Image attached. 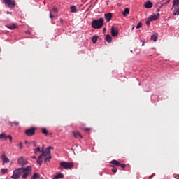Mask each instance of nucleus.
Here are the masks:
<instances>
[{
    "label": "nucleus",
    "instance_id": "obj_1",
    "mask_svg": "<svg viewBox=\"0 0 179 179\" xmlns=\"http://www.w3.org/2000/svg\"><path fill=\"white\" fill-rule=\"evenodd\" d=\"M32 168L31 166H28L27 167L17 168L13 171V173L10 178L12 179H19L22 176V179H27V177L31 176Z\"/></svg>",
    "mask_w": 179,
    "mask_h": 179
},
{
    "label": "nucleus",
    "instance_id": "obj_2",
    "mask_svg": "<svg viewBox=\"0 0 179 179\" xmlns=\"http://www.w3.org/2000/svg\"><path fill=\"white\" fill-rule=\"evenodd\" d=\"M51 149H54L52 147H48L45 151L42 152V154L39 155L37 159V163L39 166L43 164V157H44L45 163L51 160Z\"/></svg>",
    "mask_w": 179,
    "mask_h": 179
},
{
    "label": "nucleus",
    "instance_id": "obj_3",
    "mask_svg": "<svg viewBox=\"0 0 179 179\" xmlns=\"http://www.w3.org/2000/svg\"><path fill=\"white\" fill-rule=\"evenodd\" d=\"M91 26L93 29H101L104 26V18H99L92 21Z\"/></svg>",
    "mask_w": 179,
    "mask_h": 179
},
{
    "label": "nucleus",
    "instance_id": "obj_4",
    "mask_svg": "<svg viewBox=\"0 0 179 179\" xmlns=\"http://www.w3.org/2000/svg\"><path fill=\"white\" fill-rule=\"evenodd\" d=\"M73 162H62L59 166V170H62V169H64V170H71V169L73 168Z\"/></svg>",
    "mask_w": 179,
    "mask_h": 179
},
{
    "label": "nucleus",
    "instance_id": "obj_5",
    "mask_svg": "<svg viewBox=\"0 0 179 179\" xmlns=\"http://www.w3.org/2000/svg\"><path fill=\"white\" fill-rule=\"evenodd\" d=\"M171 10H173V16H179V0H173Z\"/></svg>",
    "mask_w": 179,
    "mask_h": 179
},
{
    "label": "nucleus",
    "instance_id": "obj_6",
    "mask_svg": "<svg viewBox=\"0 0 179 179\" xmlns=\"http://www.w3.org/2000/svg\"><path fill=\"white\" fill-rule=\"evenodd\" d=\"M3 3H5V5H7L8 8H10L11 9H15L16 7V3L15 1L12 0H2Z\"/></svg>",
    "mask_w": 179,
    "mask_h": 179
},
{
    "label": "nucleus",
    "instance_id": "obj_7",
    "mask_svg": "<svg viewBox=\"0 0 179 179\" xmlns=\"http://www.w3.org/2000/svg\"><path fill=\"white\" fill-rule=\"evenodd\" d=\"M36 134V128L31 127L25 131V134L27 136H33Z\"/></svg>",
    "mask_w": 179,
    "mask_h": 179
},
{
    "label": "nucleus",
    "instance_id": "obj_8",
    "mask_svg": "<svg viewBox=\"0 0 179 179\" xmlns=\"http://www.w3.org/2000/svg\"><path fill=\"white\" fill-rule=\"evenodd\" d=\"M17 163L18 164H20L21 166H26V164H27L29 163V162L27 161V159L21 157L20 158H18L17 159Z\"/></svg>",
    "mask_w": 179,
    "mask_h": 179
},
{
    "label": "nucleus",
    "instance_id": "obj_9",
    "mask_svg": "<svg viewBox=\"0 0 179 179\" xmlns=\"http://www.w3.org/2000/svg\"><path fill=\"white\" fill-rule=\"evenodd\" d=\"M104 18L106 20V23H109L110 20L113 19V13H105Z\"/></svg>",
    "mask_w": 179,
    "mask_h": 179
},
{
    "label": "nucleus",
    "instance_id": "obj_10",
    "mask_svg": "<svg viewBox=\"0 0 179 179\" xmlns=\"http://www.w3.org/2000/svg\"><path fill=\"white\" fill-rule=\"evenodd\" d=\"M111 35L113 37H117L118 36V29H115V27H113L111 28Z\"/></svg>",
    "mask_w": 179,
    "mask_h": 179
},
{
    "label": "nucleus",
    "instance_id": "obj_11",
    "mask_svg": "<svg viewBox=\"0 0 179 179\" xmlns=\"http://www.w3.org/2000/svg\"><path fill=\"white\" fill-rule=\"evenodd\" d=\"M144 8H145V9H150V8H153V3H152V1H146L144 3Z\"/></svg>",
    "mask_w": 179,
    "mask_h": 179
},
{
    "label": "nucleus",
    "instance_id": "obj_12",
    "mask_svg": "<svg viewBox=\"0 0 179 179\" xmlns=\"http://www.w3.org/2000/svg\"><path fill=\"white\" fill-rule=\"evenodd\" d=\"M160 16L159 13L155 14L153 15L150 16L148 18L153 22L154 20H157L159 19V17Z\"/></svg>",
    "mask_w": 179,
    "mask_h": 179
},
{
    "label": "nucleus",
    "instance_id": "obj_13",
    "mask_svg": "<svg viewBox=\"0 0 179 179\" xmlns=\"http://www.w3.org/2000/svg\"><path fill=\"white\" fill-rule=\"evenodd\" d=\"M6 27H7V29H10V30H15V29L17 28V25L15 24H10L8 25H6Z\"/></svg>",
    "mask_w": 179,
    "mask_h": 179
},
{
    "label": "nucleus",
    "instance_id": "obj_14",
    "mask_svg": "<svg viewBox=\"0 0 179 179\" xmlns=\"http://www.w3.org/2000/svg\"><path fill=\"white\" fill-rule=\"evenodd\" d=\"M1 160H3V163H9L10 162L9 158H8L5 154L1 155Z\"/></svg>",
    "mask_w": 179,
    "mask_h": 179
},
{
    "label": "nucleus",
    "instance_id": "obj_15",
    "mask_svg": "<svg viewBox=\"0 0 179 179\" xmlns=\"http://www.w3.org/2000/svg\"><path fill=\"white\" fill-rule=\"evenodd\" d=\"M106 41L107 43H111L113 42V38L111 37V35H107L106 37Z\"/></svg>",
    "mask_w": 179,
    "mask_h": 179
},
{
    "label": "nucleus",
    "instance_id": "obj_16",
    "mask_svg": "<svg viewBox=\"0 0 179 179\" xmlns=\"http://www.w3.org/2000/svg\"><path fill=\"white\" fill-rule=\"evenodd\" d=\"M72 134H73L74 138H83L82 135L79 132L72 131Z\"/></svg>",
    "mask_w": 179,
    "mask_h": 179
},
{
    "label": "nucleus",
    "instance_id": "obj_17",
    "mask_svg": "<svg viewBox=\"0 0 179 179\" xmlns=\"http://www.w3.org/2000/svg\"><path fill=\"white\" fill-rule=\"evenodd\" d=\"M59 178H64V174L62 173H59L57 175L54 176V179H59Z\"/></svg>",
    "mask_w": 179,
    "mask_h": 179
},
{
    "label": "nucleus",
    "instance_id": "obj_18",
    "mask_svg": "<svg viewBox=\"0 0 179 179\" xmlns=\"http://www.w3.org/2000/svg\"><path fill=\"white\" fill-rule=\"evenodd\" d=\"M122 15H123V16H127V15H129V8H126L124 9V10L122 12Z\"/></svg>",
    "mask_w": 179,
    "mask_h": 179
},
{
    "label": "nucleus",
    "instance_id": "obj_19",
    "mask_svg": "<svg viewBox=\"0 0 179 179\" xmlns=\"http://www.w3.org/2000/svg\"><path fill=\"white\" fill-rule=\"evenodd\" d=\"M72 13H76V12H78V8H76V7L75 6H71L70 8Z\"/></svg>",
    "mask_w": 179,
    "mask_h": 179
},
{
    "label": "nucleus",
    "instance_id": "obj_20",
    "mask_svg": "<svg viewBox=\"0 0 179 179\" xmlns=\"http://www.w3.org/2000/svg\"><path fill=\"white\" fill-rule=\"evenodd\" d=\"M8 124L10 127H14V125L17 127V125H19V122H9Z\"/></svg>",
    "mask_w": 179,
    "mask_h": 179
},
{
    "label": "nucleus",
    "instance_id": "obj_21",
    "mask_svg": "<svg viewBox=\"0 0 179 179\" xmlns=\"http://www.w3.org/2000/svg\"><path fill=\"white\" fill-rule=\"evenodd\" d=\"M97 38H99V36H94L92 38V41L94 44H96L97 43Z\"/></svg>",
    "mask_w": 179,
    "mask_h": 179
},
{
    "label": "nucleus",
    "instance_id": "obj_22",
    "mask_svg": "<svg viewBox=\"0 0 179 179\" xmlns=\"http://www.w3.org/2000/svg\"><path fill=\"white\" fill-rule=\"evenodd\" d=\"M111 164H114L115 166H120V162L115 159H113L110 162Z\"/></svg>",
    "mask_w": 179,
    "mask_h": 179
},
{
    "label": "nucleus",
    "instance_id": "obj_23",
    "mask_svg": "<svg viewBox=\"0 0 179 179\" xmlns=\"http://www.w3.org/2000/svg\"><path fill=\"white\" fill-rule=\"evenodd\" d=\"M0 139H8V136L5 133H2L0 134Z\"/></svg>",
    "mask_w": 179,
    "mask_h": 179
},
{
    "label": "nucleus",
    "instance_id": "obj_24",
    "mask_svg": "<svg viewBox=\"0 0 179 179\" xmlns=\"http://www.w3.org/2000/svg\"><path fill=\"white\" fill-rule=\"evenodd\" d=\"M38 152H41V148L40 147L34 149V153H35V155H37Z\"/></svg>",
    "mask_w": 179,
    "mask_h": 179
},
{
    "label": "nucleus",
    "instance_id": "obj_25",
    "mask_svg": "<svg viewBox=\"0 0 179 179\" xmlns=\"http://www.w3.org/2000/svg\"><path fill=\"white\" fill-rule=\"evenodd\" d=\"M163 1H165V2H164V3L161 5L160 8H163V6H164V5H167V3H169L171 0H163Z\"/></svg>",
    "mask_w": 179,
    "mask_h": 179
},
{
    "label": "nucleus",
    "instance_id": "obj_26",
    "mask_svg": "<svg viewBox=\"0 0 179 179\" xmlns=\"http://www.w3.org/2000/svg\"><path fill=\"white\" fill-rule=\"evenodd\" d=\"M151 40H152L153 41H157V35H152Z\"/></svg>",
    "mask_w": 179,
    "mask_h": 179
},
{
    "label": "nucleus",
    "instance_id": "obj_27",
    "mask_svg": "<svg viewBox=\"0 0 179 179\" xmlns=\"http://www.w3.org/2000/svg\"><path fill=\"white\" fill-rule=\"evenodd\" d=\"M42 133H43L44 135H48V131L47 129H45V128H43V129H42Z\"/></svg>",
    "mask_w": 179,
    "mask_h": 179
},
{
    "label": "nucleus",
    "instance_id": "obj_28",
    "mask_svg": "<svg viewBox=\"0 0 179 179\" xmlns=\"http://www.w3.org/2000/svg\"><path fill=\"white\" fill-rule=\"evenodd\" d=\"M40 178V175H38V173H34L33 175L32 179H38Z\"/></svg>",
    "mask_w": 179,
    "mask_h": 179
},
{
    "label": "nucleus",
    "instance_id": "obj_29",
    "mask_svg": "<svg viewBox=\"0 0 179 179\" xmlns=\"http://www.w3.org/2000/svg\"><path fill=\"white\" fill-rule=\"evenodd\" d=\"M2 174H6L8 173V169H1Z\"/></svg>",
    "mask_w": 179,
    "mask_h": 179
},
{
    "label": "nucleus",
    "instance_id": "obj_30",
    "mask_svg": "<svg viewBox=\"0 0 179 179\" xmlns=\"http://www.w3.org/2000/svg\"><path fill=\"white\" fill-rule=\"evenodd\" d=\"M142 27V22H138L136 25V29H141Z\"/></svg>",
    "mask_w": 179,
    "mask_h": 179
},
{
    "label": "nucleus",
    "instance_id": "obj_31",
    "mask_svg": "<svg viewBox=\"0 0 179 179\" xmlns=\"http://www.w3.org/2000/svg\"><path fill=\"white\" fill-rule=\"evenodd\" d=\"M150 22H152L149 18L146 21V24L147 26H150Z\"/></svg>",
    "mask_w": 179,
    "mask_h": 179
},
{
    "label": "nucleus",
    "instance_id": "obj_32",
    "mask_svg": "<svg viewBox=\"0 0 179 179\" xmlns=\"http://www.w3.org/2000/svg\"><path fill=\"white\" fill-rule=\"evenodd\" d=\"M17 146H19L20 149H23V143H20Z\"/></svg>",
    "mask_w": 179,
    "mask_h": 179
},
{
    "label": "nucleus",
    "instance_id": "obj_33",
    "mask_svg": "<svg viewBox=\"0 0 179 179\" xmlns=\"http://www.w3.org/2000/svg\"><path fill=\"white\" fill-rule=\"evenodd\" d=\"M9 139V141H10V143H12V139H13V138L11 137V136L10 135H9V136H7V139Z\"/></svg>",
    "mask_w": 179,
    "mask_h": 179
},
{
    "label": "nucleus",
    "instance_id": "obj_34",
    "mask_svg": "<svg viewBox=\"0 0 179 179\" xmlns=\"http://www.w3.org/2000/svg\"><path fill=\"white\" fill-rule=\"evenodd\" d=\"M52 12H54V13H57V12H58V8H52Z\"/></svg>",
    "mask_w": 179,
    "mask_h": 179
},
{
    "label": "nucleus",
    "instance_id": "obj_35",
    "mask_svg": "<svg viewBox=\"0 0 179 179\" xmlns=\"http://www.w3.org/2000/svg\"><path fill=\"white\" fill-rule=\"evenodd\" d=\"M120 167H122V169H125V164H120Z\"/></svg>",
    "mask_w": 179,
    "mask_h": 179
},
{
    "label": "nucleus",
    "instance_id": "obj_36",
    "mask_svg": "<svg viewBox=\"0 0 179 179\" xmlns=\"http://www.w3.org/2000/svg\"><path fill=\"white\" fill-rule=\"evenodd\" d=\"M117 168H113L112 169V171H113V173H117Z\"/></svg>",
    "mask_w": 179,
    "mask_h": 179
},
{
    "label": "nucleus",
    "instance_id": "obj_37",
    "mask_svg": "<svg viewBox=\"0 0 179 179\" xmlns=\"http://www.w3.org/2000/svg\"><path fill=\"white\" fill-rule=\"evenodd\" d=\"M50 19H52V18L54 17V16L52 15V14L51 13V12H50Z\"/></svg>",
    "mask_w": 179,
    "mask_h": 179
},
{
    "label": "nucleus",
    "instance_id": "obj_38",
    "mask_svg": "<svg viewBox=\"0 0 179 179\" xmlns=\"http://www.w3.org/2000/svg\"><path fill=\"white\" fill-rule=\"evenodd\" d=\"M174 178L179 179V174H178L176 176H174Z\"/></svg>",
    "mask_w": 179,
    "mask_h": 179
},
{
    "label": "nucleus",
    "instance_id": "obj_39",
    "mask_svg": "<svg viewBox=\"0 0 179 179\" xmlns=\"http://www.w3.org/2000/svg\"><path fill=\"white\" fill-rule=\"evenodd\" d=\"M32 143H33L34 146H35V147L36 146V141H33Z\"/></svg>",
    "mask_w": 179,
    "mask_h": 179
},
{
    "label": "nucleus",
    "instance_id": "obj_40",
    "mask_svg": "<svg viewBox=\"0 0 179 179\" xmlns=\"http://www.w3.org/2000/svg\"><path fill=\"white\" fill-rule=\"evenodd\" d=\"M7 15H12L11 12L7 11Z\"/></svg>",
    "mask_w": 179,
    "mask_h": 179
},
{
    "label": "nucleus",
    "instance_id": "obj_41",
    "mask_svg": "<svg viewBox=\"0 0 179 179\" xmlns=\"http://www.w3.org/2000/svg\"><path fill=\"white\" fill-rule=\"evenodd\" d=\"M31 159H37V157H36V156H32V157H31Z\"/></svg>",
    "mask_w": 179,
    "mask_h": 179
},
{
    "label": "nucleus",
    "instance_id": "obj_42",
    "mask_svg": "<svg viewBox=\"0 0 179 179\" xmlns=\"http://www.w3.org/2000/svg\"><path fill=\"white\" fill-rule=\"evenodd\" d=\"M26 34H30V31H26Z\"/></svg>",
    "mask_w": 179,
    "mask_h": 179
},
{
    "label": "nucleus",
    "instance_id": "obj_43",
    "mask_svg": "<svg viewBox=\"0 0 179 179\" xmlns=\"http://www.w3.org/2000/svg\"><path fill=\"white\" fill-rule=\"evenodd\" d=\"M106 31H107V29H106V28H103V33H106Z\"/></svg>",
    "mask_w": 179,
    "mask_h": 179
},
{
    "label": "nucleus",
    "instance_id": "obj_44",
    "mask_svg": "<svg viewBox=\"0 0 179 179\" xmlns=\"http://www.w3.org/2000/svg\"><path fill=\"white\" fill-rule=\"evenodd\" d=\"M142 42H143V44H142V45L143 46V45H145V42L144 41H141Z\"/></svg>",
    "mask_w": 179,
    "mask_h": 179
},
{
    "label": "nucleus",
    "instance_id": "obj_45",
    "mask_svg": "<svg viewBox=\"0 0 179 179\" xmlns=\"http://www.w3.org/2000/svg\"><path fill=\"white\" fill-rule=\"evenodd\" d=\"M157 12H160V8H158V9H157Z\"/></svg>",
    "mask_w": 179,
    "mask_h": 179
},
{
    "label": "nucleus",
    "instance_id": "obj_46",
    "mask_svg": "<svg viewBox=\"0 0 179 179\" xmlns=\"http://www.w3.org/2000/svg\"><path fill=\"white\" fill-rule=\"evenodd\" d=\"M153 176H154V175H152L151 176H150V178H152L153 177Z\"/></svg>",
    "mask_w": 179,
    "mask_h": 179
},
{
    "label": "nucleus",
    "instance_id": "obj_47",
    "mask_svg": "<svg viewBox=\"0 0 179 179\" xmlns=\"http://www.w3.org/2000/svg\"><path fill=\"white\" fill-rule=\"evenodd\" d=\"M61 22H62V19H60Z\"/></svg>",
    "mask_w": 179,
    "mask_h": 179
},
{
    "label": "nucleus",
    "instance_id": "obj_48",
    "mask_svg": "<svg viewBox=\"0 0 179 179\" xmlns=\"http://www.w3.org/2000/svg\"><path fill=\"white\" fill-rule=\"evenodd\" d=\"M131 52H132V50H131Z\"/></svg>",
    "mask_w": 179,
    "mask_h": 179
},
{
    "label": "nucleus",
    "instance_id": "obj_49",
    "mask_svg": "<svg viewBox=\"0 0 179 179\" xmlns=\"http://www.w3.org/2000/svg\"><path fill=\"white\" fill-rule=\"evenodd\" d=\"M0 51H1V48H0Z\"/></svg>",
    "mask_w": 179,
    "mask_h": 179
},
{
    "label": "nucleus",
    "instance_id": "obj_50",
    "mask_svg": "<svg viewBox=\"0 0 179 179\" xmlns=\"http://www.w3.org/2000/svg\"><path fill=\"white\" fill-rule=\"evenodd\" d=\"M31 179H33V178H31Z\"/></svg>",
    "mask_w": 179,
    "mask_h": 179
}]
</instances>
